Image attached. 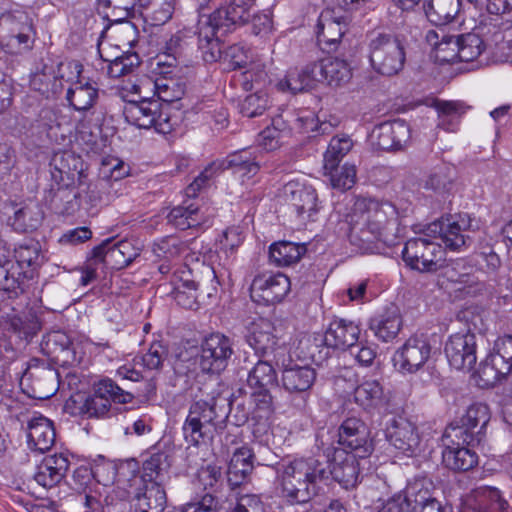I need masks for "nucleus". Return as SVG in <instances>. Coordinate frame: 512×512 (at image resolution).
<instances>
[{"label": "nucleus", "instance_id": "31", "mask_svg": "<svg viewBox=\"0 0 512 512\" xmlns=\"http://www.w3.org/2000/svg\"><path fill=\"white\" fill-rule=\"evenodd\" d=\"M318 83L325 82L329 86H341L352 76L349 64L339 58L327 57L319 62H313Z\"/></svg>", "mask_w": 512, "mask_h": 512}, {"label": "nucleus", "instance_id": "18", "mask_svg": "<svg viewBox=\"0 0 512 512\" xmlns=\"http://www.w3.org/2000/svg\"><path fill=\"white\" fill-rule=\"evenodd\" d=\"M449 364L457 370H470L477 361L476 336L473 333L451 335L444 348Z\"/></svg>", "mask_w": 512, "mask_h": 512}, {"label": "nucleus", "instance_id": "47", "mask_svg": "<svg viewBox=\"0 0 512 512\" xmlns=\"http://www.w3.org/2000/svg\"><path fill=\"white\" fill-rule=\"evenodd\" d=\"M460 0H430L425 5L428 20L434 25H446L459 13Z\"/></svg>", "mask_w": 512, "mask_h": 512}, {"label": "nucleus", "instance_id": "30", "mask_svg": "<svg viewBox=\"0 0 512 512\" xmlns=\"http://www.w3.org/2000/svg\"><path fill=\"white\" fill-rule=\"evenodd\" d=\"M345 28L344 23L334 18L332 10L322 11L316 25L319 47L328 53L336 51L345 33Z\"/></svg>", "mask_w": 512, "mask_h": 512}, {"label": "nucleus", "instance_id": "10", "mask_svg": "<svg viewBox=\"0 0 512 512\" xmlns=\"http://www.w3.org/2000/svg\"><path fill=\"white\" fill-rule=\"evenodd\" d=\"M233 353L231 340L213 333L202 341L196 362L203 373L218 375L226 369Z\"/></svg>", "mask_w": 512, "mask_h": 512}, {"label": "nucleus", "instance_id": "21", "mask_svg": "<svg viewBox=\"0 0 512 512\" xmlns=\"http://www.w3.org/2000/svg\"><path fill=\"white\" fill-rule=\"evenodd\" d=\"M113 239L108 238L92 250L93 258L111 264L116 269H122L131 264L141 252L131 240H121L113 244Z\"/></svg>", "mask_w": 512, "mask_h": 512}, {"label": "nucleus", "instance_id": "29", "mask_svg": "<svg viewBox=\"0 0 512 512\" xmlns=\"http://www.w3.org/2000/svg\"><path fill=\"white\" fill-rule=\"evenodd\" d=\"M69 466L70 461L65 454L48 455L37 466L34 479L42 487L52 488L64 479Z\"/></svg>", "mask_w": 512, "mask_h": 512}, {"label": "nucleus", "instance_id": "38", "mask_svg": "<svg viewBox=\"0 0 512 512\" xmlns=\"http://www.w3.org/2000/svg\"><path fill=\"white\" fill-rule=\"evenodd\" d=\"M314 74L313 63L306 65L301 70L291 69L284 78L277 82L276 87L281 92H290L291 94L313 89L318 83L317 77Z\"/></svg>", "mask_w": 512, "mask_h": 512}, {"label": "nucleus", "instance_id": "13", "mask_svg": "<svg viewBox=\"0 0 512 512\" xmlns=\"http://www.w3.org/2000/svg\"><path fill=\"white\" fill-rule=\"evenodd\" d=\"M289 278L282 273H263L257 275L251 284L250 294L253 301L264 305L281 302L290 291Z\"/></svg>", "mask_w": 512, "mask_h": 512}, {"label": "nucleus", "instance_id": "2", "mask_svg": "<svg viewBox=\"0 0 512 512\" xmlns=\"http://www.w3.org/2000/svg\"><path fill=\"white\" fill-rule=\"evenodd\" d=\"M276 478L290 502L306 503L318 494L319 485L329 479V461L299 458L275 466Z\"/></svg>", "mask_w": 512, "mask_h": 512}, {"label": "nucleus", "instance_id": "39", "mask_svg": "<svg viewBox=\"0 0 512 512\" xmlns=\"http://www.w3.org/2000/svg\"><path fill=\"white\" fill-rule=\"evenodd\" d=\"M166 218L170 225L180 230L196 228L206 222L199 206L195 203L188 204L186 201L172 208Z\"/></svg>", "mask_w": 512, "mask_h": 512}, {"label": "nucleus", "instance_id": "46", "mask_svg": "<svg viewBox=\"0 0 512 512\" xmlns=\"http://www.w3.org/2000/svg\"><path fill=\"white\" fill-rule=\"evenodd\" d=\"M171 465V455L168 450L156 448L143 463V482H159L163 479Z\"/></svg>", "mask_w": 512, "mask_h": 512}, {"label": "nucleus", "instance_id": "28", "mask_svg": "<svg viewBox=\"0 0 512 512\" xmlns=\"http://www.w3.org/2000/svg\"><path fill=\"white\" fill-rule=\"evenodd\" d=\"M361 329L355 322L343 318L333 319L324 334L327 347L346 350L358 342Z\"/></svg>", "mask_w": 512, "mask_h": 512}, {"label": "nucleus", "instance_id": "60", "mask_svg": "<svg viewBox=\"0 0 512 512\" xmlns=\"http://www.w3.org/2000/svg\"><path fill=\"white\" fill-rule=\"evenodd\" d=\"M210 29L212 30L211 27ZM218 31L219 30H216L214 34L211 31V36H209L208 33H205L203 36V31L199 33V47L202 50V56L205 62L213 63L221 58L222 49L217 37Z\"/></svg>", "mask_w": 512, "mask_h": 512}, {"label": "nucleus", "instance_id": "64", "mask_svg": "<svg viewBox=\"0 0 512 512\" xmlns=\"http://www.w3.org/2000/svg\"><path fill=\"white\" fill-rule=\"evenodd\" d=\"M348 350L356 362L363 367L371 366L377 356V346L367 342H357Z\"/></svg>", "mask_w": 512, "mask_h": 512}, {"label": "nucleus", "instance_id": "36", "mask_svg": "<svg viewBox=\"0 0 512 512\" xmlns=\"http://www.w3.org/2000/svg\"><path fill=\"white\" fill-rule=\"evenodd\" d=\"M254 453L248 446L237 448L233 453L227 471L228 482L238 487L250 479L254 469Z\"/></svg>", "mask_w": 512, "mask_h": 512}, {"label": "nucleus", "instance_id": "3", "mask_svg": "<svg viewBox=\"0 0 512 512\" xmlns=\"http://www.w3.org/2000/svg\"><path fill=\"white\" fill-rule=\"evenodd\" d=\"M229 412L230 404L224 398L195 401L182 426L185 441L194 446L207 444L224 430Z\"/></svg>", "mask_w": 512, "mask_h": 512}, {"label": "nucleus", "instance_id": "19", "mask_svg": "<svg viewBox=\"0 0 512 512\" xmlns=\"http://www.w3.org/2000/svg\"><path fill=\"white\" fill-rule=\"evenodd\" d=\"M512 371V336L498 338L494 351L481 364L480 375L486 381H496Z\"/></svg>", "mask_w": 512, "mask_h": 512}, {"label": "nucleus", "instance_id": "41", "mask_svg": "<svg viewBox=\"0 0 512 512\" xmlns=\"http://www.w3.org/2000/svg\"><path fill=\"white\" fill-rule=\"evenodd\" d=\"M355 402L365 410H373L386 403L384 389L375 379L364 380L354 390Z\"/></svg>", "mask_w": 512, "mask_h": 512}, {"label": "nucleus", "instance_id": "27", "mask_svg": "<svg viewBox=\"0 0 512 512\" xmlns=\"http://www.w3.org/2000/svg\"><path fill=\"white\" fill-rule=\"evenodd\" d=\"M366 459L356 454L336 452L335 463H329V477L332 476L343 488L352 489L359 483L360 471Z\"/></svg>", "mask_w": 512, "mask_h": 512}, {"label": "nucleus", "instance_id": "55", "mask_svg": "<svg viewBox=\"0 0 512 512\" xmlns=\"http://www.w3.org/2000/svg\"><path fill=\"white\" fill-rule=\"evenodd\" d=\"M14 257L21 269L31 268L34 270L41 265L43 260L38 243L20 244L15 248Z\"/></svg>", "mask_w": 512, "mask_h": 512}, {"label": "nucleus", "instance_id": "48", "mask_svg": "<svg viewBox=\"0 0 512 512\" xmlns=\"http://www.w3.org/2000/svg\"><path fill=\"white\" fill-rule=\"evenodd\" d=\"M43 220V211L38 203L29 202L14 211L12 226L20 232L36 230Z\"/></svg>", "mask_w": 512, "mask_h": 512}, {"label": "nucleus", "instance_id": "57", "mask_svg": "<svg viewBox=\"0 0 512 512\" xmlns=\"http://www.w3.org/2000/svg\"><path fill=\"white\" fill-rule=\"evenodd\" d=\"M268 96L263 92L247 95L239 104L240 113L248 118L262 115L268 108Z\"/></svg>", "mask_w": 512, "mask_h": 512}, {"label": "nucleus", "instance_id": "56", "mask_svg": "<svg viewBox=\"0 0 512 512\" xmlns=\"http://www.w3.org/2000/svg\"><path fill=\"white\" fill-rule=\"evenodd\" d=\"M111 182L105 178H98L90 182L86 189L80 194L91 206H97L101 203L109 201V192Z\"/></svg>", "mask_w": 512, "mask_h": 512}, {"label": "nucleus", "instance_id": "61", "mask_svg": "<svg viewBox=\"0 0 512 512\" xmlns=\"http://www.w3.org/2000/svg\"><path fill=\"white\" fill-rule=\"evenodd\" d=\"M453 169L448 166L436 168L426 181V187L436 192H448L452 186Z\"/></svg>", "mask_w": 512, "mask_h": 512}, {"label": "nucleus", "instance_id": "16", "mask_svg": "<svg viewBox=\"0 0 512 512\" xmlns=\"http://www.w3.org/2000/svg\"><path fill=\"white\" fill-rule=\"evenodd\" d=\"M42 349L56 363L62 366H75L82 362L84 352L68 334L62 331L49 333L42 342Z\"/></svg>", "mask_w": 512, "mask_h": 512}, {"label": "nucleus", "instance_id": "63", "mask_svg": "<svg viewBox=\"0 0 512 512\" xmlns=\"http://www.w3.org/2000/svg\"><path fill=\"white\" fill-rule=\"evenodd\" d=\"M225 58L231 69L243 68L251 62L252 52L243 43L233 44L227 48Z\"/></svg>", "mask_w": 512, "mask_h": 512}, {"label": "nucleus", "instance_id": "24", "mask_svg": "<svg viewBox=\"0 0 512 512\" xmlns=\"http://www.w3.org/2000/svg\"><path fill=\"white\" fill-rule=\"evenodd\" d=\"M490 421V409L482 402L472 403L461 417L459 423H451L446 429L460 430L473 441L481 443L485 437V428Z\"/></svg>", "mask_w": 512, "mask_h": 512}, {"label": "nucleus", "instance_id": "53", "mask_svg": "<svg viewBox=\"0 0 512 512\" xmlns=\"http://www.w3.org/2000/svg\"><path fill=\"white\" fill-rule=\"evenodd\" d=\"M458 61L470 62L476 60L485 50L482 38L474 33H467L457 36Z\"/></svg>", "mask_w": 512, "mask_h": 512}, {"label": "nucleus", "instance_id": "49", "mask_svg": "<svg viewBox=\"0 0 512 512\" xmlns=\"http://www.w3.org/2000/svg\"><path fill=\"white\" fill-rule=\"evenodd\" d=\"M354 143L346 134L336 135L331 138L324 153V169H333L352 150Z\"/></svg>", "mask_w": 512, "mask_h": 512}, {"label": "nucleus", "instance_id": "9", "mask_svg": "<svg viewBox=\"0 0 512 512\" xmlns=\"http://www.w3.org/2000/svg\"><path fill=\"white\" fill-rule=\"evenodd\" d=\"M444 465L454 471H468L478 463L477 454L468 446L479 445L460 430L445 429L442 437Z\"/></svg>", "mask_w": 512, "mask_h": 512}, {"label": "nucleus", "instance_id": "50", "mask_svg": "<svg viewBox=\"0 0 512 512\" xmlns=\"http://www.w3.org/2000/svg\"><path fill=\"white\" fill-rule=\"evenodd\" d=\"M438 34L430 31L427 34L428 41L434 46L435 58L440 63H454L458 61V45L457 36L443 35L440 42Z\"/></svg>", "mask_w": 512, "mask_h": 512}, {"label": "nucleus", "instance_id": "4", "mask_svg": "<svg viewBox=\"0 0 512 512\" xmlns=\"http://www.w3.org/2000/svg\"><path fill=\"white\" fill-rule=\"evenodd\" d=\"M133 395L120 388L111 379H102L94 386L89 396L76 395L65 403V410L71 415L101 418L109 415L111 403L126 404L131 402Z\"/></svg>", "mask_w": 512, "mask_h": 512}, {"label": "nucleus", "instance_id": "35", "mask_svg": "<svg viewBox=\"0 0 512 512\" xmlns=\"http://www.w3.org/2000/svg\"><path fill=\"white\" fill-rule=\"evenodd\" d=\"M27 437L31 449L41 453L48 451L56 438L53 422L42 415L33 417L28 423Z\"/></svg>", "mask_w": 512, "mask_h": 512}, {"label": "nucleus", "instance_id": "7", "mask_svg": "<svg viewBox=\"0 0 512 512\" xmlns=\"http://www.w3.org/2000/svg\"><path fill=\"white\" fill-rule=\"evenodd\" d=\"M140 100H129L123 109L125 119L138 128H155L159 133H169L172 129L169 115L164 106L150 94H138Z\"/></svg>", "mask_w": 512, "mask_h": 512}, {"label": "nucleus", "instance_id": "26", "mask_svg": "<svg viewBox=\"0 0 512 512\" xmlns=\"http://www.w3.org/2000/svg\"><path fill=\"white\" fill-rule=\"evenodd\" d=\"M371 137L380 150H400L410 139V128L403 120L385 122L373 129Z\"/></svg>", "mask_w": 512, "mask_h": 512}, {"label": "nucleus", "instance_id": "37", "mask_svg": "<svg viewBox=\"0 0 512 512\" xmlns=\"http://www.w3.org/2000/svg\"><path fill=\"white\" fill-rule=\"evenodd\" d=\"M135 512H163L166 493L159 482H147L142 493H136L129 503Z\"/></svg>", "mask_w": 512, "mask_h": 512}, {"label": "nucleus", "instance_id": "17", "mask_svg": "<svg viewBox=\"0 0 512 512\" xmlns=\"http://www.w3.org/2000/svg\"><path fill=\"white\" fill-rule=\"evenodd\" d=\"M431 345L423 335L410 337L394 354L395 366L403 372L419 370L430 358Z\"/></svg>", "mask_w": 512, "mask_h": 512}, {"label": "nucleus", "instance_id": "44", "mask_svg": "<svg viewBox=\"0 0 512 512\" xmlns=\"http://www.w3.org/2000/svg\"><path fill=\"white\" fill-rule=\"evenodd\" d=\"M305 244L279 241L270 246V260L277 266H289L297 263L306 253Z\"/></svg>", "mask_w": 512, "mask_h": 512}, {"label": "nucleus", "instance_id": "33", "mask_svg": "<svg viewBox=\"0 0 512 512\" xmlns=\"http://www.w3.org/2000/svg\"><path fill=\"white\" fill-rule=\"evenodd\" d=\"M40 125L46 129L52 140L64 141L72 132V120L61 109L45 107L39 114Z\"/></svg>", "mask_w": 512, "mask_h": 512}, {"label": "nucleus", "instance_id": "1", "mask_svg": "<svg viewBox=\"0 0 512 512\" xmlns=\"http://www.w3.org/2000/svg\"><path fill=\"white\" fill-rule=\"evenodd\" d=\"M350 217L351 242L361 249L370 250V245L376 242L387 246L397 243L400 222L398 210L392 203L357 198Z\"/></svg>", "mask_w": 512, "mask_h": 512}, {"label": "nucleus", "instance_id": "51", "mask_svg": "<svg viewBox=\"0 0 512 512\" xmlns=\"http://www.w3.org/2000/svg\"><path fill=\"white\" fill-rule=\"evenodd\" d=\"M139 2L140 6L146 9V16L154 26L167 23L175 11V0H139Z\"/></svg>", "mask_w": 512, "mask_h": 512}, {"label": "nucleus", "instance_id": "15", "mask_svg": "<svg viewBox=\"0 0 512 512\" xmlns=\"http://www.w3.org/2000/svg\"><path fill=\"white\" fill-rule=\"evenodd\" d=\"M387 441L407 456L417 455L421 450V437L416 425L404 417L392 418L385 429Z\"/></svg>", "mask_w": 512, "mask_h": 512}, {"label": "nucleus", "instance_id": "25", "mask_svg": "<svg viewBox=\"0 0 512 512\" xmlns=\"http://www.w3.org/2000/svg\"><path fill=\"white\" fill-rule=\"evenodd\" d=\"M254 0H232L229 4L218 8L210 17L208 24L213 34L216 30L226 32L236 24H244L250 17V8Z\"/></svg>", "mask_w": 512, "mask_h": 512}, {"label": "nucleus", "instance_id": "6", "mask_svg": "<svg viewBox=\"0 0 512 512\" xmlns=\"http://www.w3.org/2000/svg\"><path fill=\"white\" fill-rule=\"evenodd\" d=\"M405 264L421 273L438 271L445 260V250L435 241L433 235H427V227L423 233L406 241L402 250Z\"/></svg>", "mask_w": 512, "mask_h": 512}, {"label": "nucleus", "instance_id": "5", "mask_svg": "<svg viewBox=\"0 0 512 512\" xmlns=\"http://www.w3.org/2000/svg\"><path fill=\"white\" fill-rule=\"evenodd\" d=\"M367 53L370 66L378 75L393 77L404 69L406 49L403 41L396 35L389 33L371 35Z\"/></svg>", "mask_w": 512, "mask_h": 512}, {"label": "nucleus", "instance_id": "11", "mask_svg": "<svg viewBox=\"0 0 512 512\" xmlns=\"http://www.w3.org/2000/svg\"><path fill=\"white\" fill-rule=\"evenodd\" d=\"M282 198L302 223L314 221L319 211L316 190L299 181H289L282 188Z\"/></svg>", "mask_w": 512, "mask_h": 512}, {"label": "nucleus", "instance_id": "20", "mask_svg": "<svg viewBox=\"0 0 512 512\" xmlns=\"http://www.w3.org/2000/svg\"><path fill=\"white\" fill-rule=\"evenodd\" d=\"M132 90L135 94L157 95V100L164 103L180 100L185 92L179 79L166 75L155 79L145 76L132 85Z\"/></svg>", "mask_w": 512, "mask_h": 512}, {"label": "nucleus", "instance_id": "58", "mask_svg": "<svg viewBox=\"0 0 512 512\" xmlns=\"http://www.w3.org/2000/svg\"><path fill=\"white\" fill-rule=\"evenodd\" d=\"M443 269V276L453 283H466L473 271V266L465 259L458 258L451 260L440 268Z\"/></svg>", "mask_w": 512, "mask_h": 512}, {"label": "nucleus", "instance_id": "45", "mask_svg": "<svg viewBox=\"0 0 512 512\" xmlns=\"http://www.w3.org/2000/svg\"><path fill=\"white\" fill-rule=\"evenodd\" d=\"M473 496L476 501L475 512H509L508 502L494 487H479L473 491Z\"/></svg>", "mask_w": 512, "mask_h": 512}, {"label": "nucleus", "instance_id": "14", "mask_svg": "<svg viewBox=\"0 0 512 512\" xmlns=\"http://www.w3.org/2000/svg\"><path fill=\"white\" fill-rule=\"evenodd\" d=\"M339 444L346 453L356 454L360 459H367L373 446L370 440V432L367 425L356 417L347 418L339 427Z\"/></svg>", "mask_w": 512, "mask_h": 512}, {"label": "nucleus", "instance_id": "40", "mask_svg": "<svg viewBox=\"0 0 512 512\" xmlns=\"http://www.w3.org/2000/svg\"><path fill=\"white\" fill-rule=\"evenodd\" d=\"M369 327L375 337L383 342H389L398 335L402 327V319L398 310L393 308L371 319Z\"/></svg>", "mask_w": 512, "mask_h": 512}, {"label": "nucleus", "instance_id": "12", "mask_svg": "<svg viewBox=\"0 0 512 512\" xmlns=\"http://www.w3.org/2000/svg\"><path fill=\"white\" fill-rule=\"evenodd\" d=\"M32 30L31 20L25 12L14 11L0 16V43L11 49L29 48Z\"/></svg>", "mask_w": 512, "mask_h": 512}, {"label": "nucleus", "instance_id": "22", "mask_svg": "<svg viewBox=\"0 0 512 512\" xmlns=\"http://www.w3.org/2000/svg\"><path fill=\"white\" fill-rule=\"evenodd\" d=\"M410 512H449L435 497L432 480L422 477L408 483Z\"/></svg>", "mask_w": 512, "mask_h": 512}, {"label": "nucleus", "instance_id": "23", "mask_svg": "<svg viewBox=\"0 0 512 512\" xmlns=\"http://www.w3.org/2000/svg\"><path fill=\"white\" fill-rule=\"evenodd\" d=\"M76 73L75 80L68 79L70 86L67 88L66 100L70 107L79 112H86L90 110L98 100V88L89 82H83L80 79L82 66L77 63H70L68 65Z\"/></svg>", "mask_w": 512, "mask_h": 512}, {"label": "nucleus", "instance_id": "8", "mask_svg": "<svg viewBox=\"0 0 512 512\" xmlns=\"http://www.w3.org/2000/svg\"><path fill=\"white\" fill-rule=\"evenodd\" d=\"M472 222L467 214L441 218L427 226V235L440 239L447 249L461 251L472 243Z\"/></svg>", "mask_w": 512, "mask_h": 512}, {"label": "nucleus", "instance_id": "32", "mask_svg": "<svg viewBox=\"0 0 512 512\" xmlns=\"http://www.w3.org/2000/svg\"><path fill=\"white\" fill-rule=\"evenodd\" d=\"M282 385L290 393H302L303 404L307 401V391L316 380V371L310 366L294 365L282 371Z\"/></svg>", "mask_w": 512, "mask_h": 512}, {"label": "nucleus", "instance_id": "52", "mask_svg": "<svg viewBox=\"0 0 512 512\" xmlns=\"http://www.w3.org/2000/svg\"><path fill=\"white\" fill-rule=\"evenodd\" d=\"M277 382V374L273 366L267 362L259 360L250 370L247 383L250 388H271Z\"/></svg>", "mask_w": 512, "mask_h": 512}, {"label": "nucleus", "instance_id": "43", "mask_svg": "<svg viewBox=\"0 0 512 512\" xmlns=\"http://www.w3.org/2000/svg\"><path fill=\"white\" fill-rule=\"evenodd\" d=\"M222 169H231L241 179H250L259 171V164L248 150L230 154L222 163Z\"/></svg>", "mask_w": 512, "mask_h": 512}, {"label": "nucleus", "instance_id": "62", "mask_svg": "<svg viewBox=\"0 0 512 512\" xmlns=\"http://www.w3.org/2000/svg\"><path fill=\"white\" fill-rule=\"evenodd\" d=\"M186 244L177 237L163 238L154 245V252L158 257L173 259L186 250Z\"/></svg>", "mask_w": 512, "mask_h": 512}, {"label": "nucleus", "instance_id": "34", "mask_svg": "<svg viewBox=\"0 0 512 512\" xmlns=\"http://www.w3.org/2000/svg\"><path fill=\"white\" fill-rule=\"evenodd\" d=\"M273 332L272 322L266 318H260L252 323L247 342L257 354L267 356L277 347L278 340Z\"/></svg>", "mask_w": 512, "mask_h": 512}, {"label": "nucleus", "instance_id": "42", "mask_svg": "<svg viewBox=\"0 0 512 512\" xmlns=\"http://www.w3.org/2000/svg\"><path fill=\"white\" fill-rule=\"evenodd\" d=\"M435 108L438 112L437 127L452 133L458 130L461 117L469 109L460 101H438Z\"/></svg>", "mask_w": 512, "mask_h": 512}, {"label": "nucleus", "instance_id": "59", "mask_svg": "<svg viewBox=\"0 0 512 512\" xmlns=\"http://www.w3.org/2000/svg\"><path fill=\"white\" fill-rule=\"evenodd\" d=\"M70 161H75L73 154L70 152H58L52 157L50 162L51 176L57 184L70 178L72 174Z\"/></svg>", "mask_w": 512, "mask_h": 512}, {"label": "nucleus", "instance_id": "54", "mask_svg": "<svg viewBox=\"0 0 512 512\" xmlns=\"http://www.w3.org/2000/svg\"><path fill=\"white\" fill-rule=\"evenodd\" d=\"M330 176V183L334 189L346 191L356 183L357 170L353 164L346 163L342 167L336 166L333 169H325Z\"/></svg>", "mask_w": 512, "mask_h": 512}]
</instances>
